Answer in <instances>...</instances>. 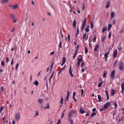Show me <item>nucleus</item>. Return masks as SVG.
I'll list each match as a JSON object with an SVG mask.
<instances>
[{
    "label": "nucleus",
    "instance_id": "6e6d98bb",
    "mask_svg": "<svg viewBox=\"0 0 124 124\" xmlns=\"http://www.w3.org/2000/svg\"><path fill=\"white\" fill-rule=\"evenodd\" d=\"M111 28H112V24H108V28L110 29Z\"/></svg>",
    "mask_w": 124,
    "mask_h": 124
},
{
    "label": "nucleus",
    "instance_id": "6ab92c4d",
    "mask_svg": "<svg viewBox=\"0 0 124 124\" xmlns=\"http://www.w3.org/2000/svg\"><path fill=\"white\" fill-rule=\"evenodd\" d=\"M60 104H61V106H62V105L63 104V98L62 97L61 99Z\"/></svg>",
    "mask_w": 124,
    "mask_h": 124
},
{
    "label": "nucleus",
    "instance_id": "bf43d9fd",
    "mask_svg": "<svg viewBox=\"0 0 124 124\" xmlns=\"http://www.w3.org/2000/svg\"><path fill=\"white\" fill-rule=\"evenodd\" d=\"M14 63V62H13V58H12L11 62V65H13V64Z\"/></svg>",
    "mask_w": 124,
    "mask_h": 124
},
{
    "label": "nucleus",
    "instance_id": "a18cd8bd",
    "mask_svg": "<svg viewBox=\"0 0 124 124\" xmlns=\"http://www.w3.org/2000/svg\"><path fill=\"white\" fill-rule=\"evenodd\" d=\"M85 54H88V48H87V47H85Z\"/></svg>",
    "mask_w": 124,
    "mask_h": 124
},
{
    "label": "nucleus",
    "instance_id": "6e6552de",
    "mask_svg": "<svg viewBox=\"0 0 124 124\" xmlns=\"http://www.w3.org/2000/svg\"><path fill=\"white\" fill-rule=\"evenodd\" d=\"M72 68V67H71V65H70V68H69V74H70L71 77H74V75H73L72 74V71L71 70Z\"/></svg>",
    "mask_w": 124,
    "mask_h": 124
},
{
    "label": "nucleus",
    "instance_id": "cd10ccee",
    "mask_svg": "<svg viewBox=\"0 0 124 124\" xmlns=\"http://www.w3.org/2000/svg\"><path fill=\"white\" fill-rule=\"evenodd\" d=\"M98 99L99 100V102H101V95H100V94L98 95Z\"/></svg>",
    "mask_w": 124,
    "mask_h": 124
},
{
    "label": "nucleus",
    "instance_id": "9d476101",
    "mask_svg": "<svg viewBox=\"0 0 124 124\" xmlns=\"http://www.w3.org/2000/svg\"><path fill=\"white\" fill-rule=\"evenodd\" d=\"M82 36L83 40H88V36H87V33L84 34Z\"/></svg>",
    "mask_w": 124,
    "mask_h": 124
},
{
    "label": "nucleus",
    "instance_id": "58836bf2",
    "mask_svg": "<svg viewBox=\"0 0 124 124\" xmlns=\"http://www.w3.org/2000/svg\"><path fill=\"white\" fill-rule=\"evenodd\" d=\"M18 67H19V63H16V70L17 71L18 69Z\"/></svg>",
    "mask_w": 124,
    "mask_h": 124
},
{
    "label": "nucleus",
    "instance_id": "c85d7f7f",
    "mask_svg": "<svg viewBox=\"0 0 124 124\" xmlns=\"http://www.w3.org/2000/svg\"><path fill=\"white\" fill-rule=\"evenodd\" d=\"M9 0H2L1 2L2 3H7Z\"/></svg>",
    "mask_w": 124,
    "mask_h": 124
},
{
    "label": "nucleus",
    "instance_id": "37998d69",
    "mask_svg": "<svg viewBox=\"0 0 124 124\" xmlns=\"http://www.w3.org/2000/svg\"><path fill=\"white\" fill-rule=\"evenodd\" d=\"M111 35H112V33L111 32H109L108 36V38H111Z\"/></svg>",
    "mask_w": 124,
    "mask_h": 124
},
{
    "label": "nucleus",
    "instance_id": "aec40b11",
    "mask_svg": "<svg viewBox=\"0 0 124 124\" xmlns=\"http://www.w3.org/2000/svg\"><path fill=\"white\" fill-rule=\"evenodd\" d=\"M115 90L114 89L111 90V93H110L111 95L112 96L114 95V94H115Z\"/></svg>",
    "mask_w": 124,
    "mask_h": 124
},
{
    "label": "nucleus",
    "instance_id": "f257e3e1",
    "mask_svg": "<svg viewBox=\"0 0 124 124\" xmlns=\"http://www.w3.org/2000/svg\"><path fill=\"white\" fill-rule=\"evenodd\" d=\"M82 61H83V56L82 55H79L78 58V63L76 64V66L79 67L80 64H81V62H82Z\"/></svg>",
    "mask_w": 124,
    "mask_h": 124
},
{
    "label": "nucleus",
    "instance_id": "c03bdc74",
    "mask_svg": "<svg viewBox=\"0 0 124 124\" xmlns=\"http://www.w3.org/2000/svg\"><path fill=\"white\" fill-rule=\"evenodd\" d=\"M107 75V73H106V72H105L104 74H103V77L104 78H105V77H106V76Z\"/></svg>",
    "mask_w": 124,
    "mask_h": 124
},
{
    "label": "nucleus",
    "instance_id": "338daca9",
    "mask_svg": "<svg viewBox=\"0 0 124 124\" xmlns=\"http://www.w3.org/2000/svg\"><path fill=\"white\" fill-rule=\"evenodd\" d=\"M95 111H96V109L95 108H93V112H95Z\"/></svg>",
    "mask_w": 124,
    "mask_h": 124
},
{
    "label": "nucleus",
    "instance_id": "3c124183",
    "mask_svg": "<svg viewBox=\"0 0 124 124\" xmlns=\"http://www.w3.org/2000/svg\"><path fill=\"white\" fill-rule=\"evenodd\" d=\"M124 29H122L120 30V31H119L120 33H123V32H124Z\"/></svg>",
    "mask_w": 124,
    "mask_h": 124
},
{
    "label": "nucleus",
    "instance_id": "052dcab7",
    "mask_svg": "<svg viewBox=\"0 0 124 124\" xmlns=\"http://www.w3.org/2000/svg\"><path fill=\"white\" fill-rule=\"evenodd\" d=\"M91 28L92 29H93V24L92 23H91Z\"/></svg>",
    "mask_w": 124,
    "mask_h": 124
},
{
    "label": "nucleus",
    "instance_id": "4468645a",
    "mask_svg": "<svg viewBox=\"0 0 124 124\" xmlns=\"http://www.w3.org/2000/svg\"><path fill=\"white\" fill-rule=\"evenodd\" d=\"M98 47H99V45L98 44H96L94 48V52H97V50H98Z\"/></svg>",
    "mask_w": 124,
    "mask_h": 124
},
{
    "label": "nucleus",
    "instance_id": "774afa93",
    "mask_svg": "<svg viewBox=\"0 0 124 124\" xmlns=\"http://www.w3.org/2000/svg\"><path fill=\"white\" fill-rule=\"evenodd\" d=\"M12 124H16V122H15V121L13 120V121H12Z\"/></svg>",
    "mask_w": 124,
    "mask_h": 124
},
{
    "label": "nucleus",
    "instance_id": "20e7f679",
    "mask_svg": "<svg viewBox=\"0 0 124 124\" xmlns=\"http://www.w3.org/2000/svg\"><path fill=\"white\" fill-rule=\"evenodd\" d=\"M119 69H120V70H124V63L123 62L120 63Z\"/></svg>",
    "mask_w": 124,
    "mask_h": 124
},
{
    "label": "nucleus",
    "instance_id": "09e8293b",
    "mask_svg": "<svg viewBox=\"0 0 124 124\" xmlns=\"http://www.w3.org/2000/svg\"><path fill=\"white\" fill-rule=\"evenodd\" d=\"M53 55H55V51H52V52H50V55L53 56Z\"/></svg>",
    "mask_w": 124,
    "mask_h": 124
},
{
    "label": "nucleus",
    "instance_id": "f3484780",
    "mask_svg": "<svg viewBox=\"0 0 124 124\" xmlns=\"http://www.w3.org/2000/svg\"><path fill=\"white\" fill-rule=\"evenodd\" d=\"M107 31V27H105L103 28V29H102V33H103L105 31Z\"/></svg>",
    "mask_w": 124,
    "mask_h": 124
},
{
    "label": "nucleus",
    "instance_id": "72a5a7b5",
    "mask_svg": "<svg viewBox=\"0 0 124 124\" xmlns=\"http://www.w3.org/2000/svg\"><path fill=\"white\" fill-rule=\"evenodd\" d=\"M4 109V107L3 106L0 107V113H2V110Z\"/></svg>",
    "mask_w": 124,
    "mask_h": 124
},
{
    "label": "nucleus",
    "instance_id": "a878e982",
    "mask_svg": "<svg viewBox=\"0 0 124 124\" xmlns=\"http://www.w3.org/2000/svg\"><path fill=\"white\" fill-rule=\"evenodd\" d=\"M113 17H115V12H112L111 13V18H113Z\"/></svg>",
    "mask_w": 124,
    "mask_h": 124
},
{
    "label": "nucleus",
    "instance_id": "ddd939ff",
    "mask_svg": "<svg viewBox=\"0 0 124 124\" xmlns=\"http://www.w3.org/2000/svg\"><path fill=\"white\" fill-rule=\"evenodd\" d=\"M115 77V70H113L111 72L110 74V78H114Z\"/></svg>",
    "mask_w": 124,
    "mask_h": 124
},
{
    "label": "nucleus",
    "instance_id": "603ef678",
    "mask_svg": "<svg viewBox=\"0 0 124 124\" xmlns=\"http://www.w3.org/2000/svg\"><path fill=\"white\" fill-rule=\"evenodd\" d=\"M105 108L104 107V108H100V111L101 112V111H104L105 110Z\"/></svg>",
    "mask_w": 124,
    "mask_h": 124
},
{
    "label": "nucleus",
    "instance_id": "412c9836",
    "mask_svg": "<svg viewBox=\"0 0 124 124\" xmlns=\"http://www.w3.org/2000/svg\"><path fill=\"white\" fill-rule=\"evenodd\" d=\"M79 112L80 114H84V113H85V111H84V109H83L82 108H80Z\"/></svg>",
    "mask_w": 124,
    "mask_h": 124
},
{
    "label": "nucleus",
    "instance_id": "0e129e2a",
    "mask_svg": "<svg viewBox=\"0 0 124 124\" xmlns=\"http://www.w3.org/2000/svg\"><path fill=\"white\" fill-rule=\"evenodd\" d=\"M39 113H38V111H37L36 114H35V116H39Z\"/></svg>",
    "mask_w": 124,
    "mask_h": 124
},
{
    "label": "nucleus",
    "instance_id": "c9c22d12",
    "mask_svg": "<svg viewBox=\"0 0 124 124\" xmlns=\"http://www.w3.org/2000/svg\"><path fill=\"white\" fill-rule=\"evenodd\" d=\"M62 63H63V64H64L65 63V57L62 58Z\"/></svg>",
    "mask_w": 124,
    "mask_h": 124
},
{
    "label": "nucleus",
    "instance_id": "de8ad7c7",
    "mask_svg": "<svg viewBox=\"0 0 124 124\" xmlns=\"http://www.w3.org/2000/svg\"><path fill=\"white\" fill-rule=\"evenodd\" d=\"M101 40L102 42H104V41L105 40V37H102L101 38Z\"/></svg>",
    "mask_w": 124,
    "mask_h": 124
},
{
    "label": "nucleus",
    "instance_id": "bb28decb",
    "mask_svg": "<svg viewBox=\"0 0 124 124\" xmlns=\"http://www.w3.org/2000/svg\"><path fill=\"white\" fill-rule=\"evenodd\" d=\"M105 93H106V95H107V99H109V95L108 94V91L107 90H106L105 91Z\"/></svg>",
    "mask_w": 124,
    "mask_h": 124
},
{
    "label": "nucleus",
    "instance_id": "39448f33",
    "mask_svg": "<svg viewBox=\"0 0 124 124\" xmlns=\"http://www.w3.org/2000/svg\"><path fill=\"white\" fill-rule=\"evenodd\" d=\"M15 120L16 122L20 120V113H16L15 116Z\"/></svg>",
    "mask_w": 124,
    "mask_h": 124
},
{
    "label": "nucleus",
    "instance_id": "49530a36",
    "mask_svg": "<svg viewBox=\"0 0 124 124\" xmlns=\"http://www.w3.org/2000/svg\"><path fill=\"white\" fill-rule=\"evenodd\" d=\"M1 64L2 66H4V65H5V63H4V62H3V61H1Z\"/></svg>",
    "mask_w": 124,
    "mask_h": 124
},
{
    "label": "nucleus",
    "instance_id": "4be33fe9",
    "mask_svg": "<svg viewBox=\"0 0 124 124\" xmlns=\"http://www.w3.org/2000/svg\"><path fill=\"white\" fill-rule=\"evenodd\" d=\"M104 82L103 81H101L98 84V88H100L101 86H102V84H103Z\"/></svg>",
    "mask_w": 124,
    "mask_h": 124
},
{
    "label": "nucleus",
    "instance_id": "f8f14e48",
    "mask_svg": "<svg viewBox=\"0 0 124 124\" xmlns=\"http://www.w3.org/2000/svg\"><path fill=\"white\" fill-rule=\"evenodd\" d=\"M44 102V99H38V103H39V104H42Z\"/></svg>",
    "mask_w": 124,
    "mask_h": 124
},
{
    "label": "nucleus",
    "instance_id": "a211bd4d",
    "mask_svg": "<svg viewBox=\"0 0 124 124\" xmlns=\"http://www.w3.org/2000/svg\"><path fill=\"white\" fill-rule=\"evenodd\" d=\"M73 26L74 28H75V29L76 28V20H75V19H74V20L73 21Z\"/></svg>",
    "mask_w": 124,
    "mask_h": 124
},
{
    "label": "nucleus",
    "instance_id": "79ce46f5",
    "mask_svg": "<svg viewBox=\"0 0 124 124\" xmlns=\"http://www.w3.org/2000/svg\"><path fill=\"white\" fill-rule=\"evenodd\" d=\"M83 66H85V62H82L81 64V67L83 68Z\"/></svg>",
    "mask_w": 124,
    "mask_h": 124
},
{
    "label": "nucleus",
    "instance_id": "f704fd0d",
    "mask_svg": "<svg viewBox=\"0 0 124 124\" xmlns=\"http://www.w3.org/2000/svg\"><path fill=\"white\" fill-rule=\"evenodd\" d=\"M13 23H17V19H16V17H15L12 19Z\"/></svg>",
    "mask_w": 124,
    "mask_h": 124
},
{
    "label": "nucleus",
    "instance_id": "5fc2aeb1",
    "mask_svg": "<svg viewBox=\"0 0 124 124\" xmlns=\"http://www.w3.org/2000/svg\"><path fill=\"white\" fill-rule=\"evenodd\" d=\"M75 95H76V93L75 92H74L73 94V98H74V97H75Z\"/></svg>",
    "mask_w": 124,
    "mask_h": 124
},
{
    "label": "nucleus",
    "instance_id": "4d7b16f0",
    "mask_svg": "<svg viewBox=\"0 0 124 124\" xmlns=\"http://www.w3.org/2000/svg\"><path fill=\"white\" fill-rule=\"evenodd\" d=\"M9 62V58L7 57L6 59V62Z\"/></svg>",
    "mask_w": 124,
    "mask_h": 124
},
{
    "label": "nucleus",
    "instance_id": "dca6fc26",
    "mask_svg": "<svg viewBox=\"0 0 124 124\" xmlns=\"http://www.w3.org/2000/svg\"><path fill=\"white\" fill-rule=\"evenodd\" d=\"M110 1H108L107 2L106 4V8H107V9H108V8L110 7Z\"/></svg>",
    "mask_w": 124,
    "mask_h": 124
},
{
    "label": "nucleus",
    "instance_id": "423d86ee",
    "mask_svg": "<svg viewBox=\"0 0 124 124\" xmlns=\"http://www.w3.org/2000/svg\"><path fill=\"white\" fill-rule=\"evenodd\" d=\"M18 6H19V5L17 3H16L14 5L10 6V7L12 8V9H17L18 8Z\"/></svg>",
    "mask_w": 124,
    "mask_h": 124
},
{
    "label": "nucleus",
    "instance_id": "13d9d810",
    "mask_svg": "<svg viewBox=\"0 0 124 124\" xmlns=\"http://www.w3.org/2000/svg\"><path fill=\"white\" fill-rule=\"evenodd\" d=\"M83 93H84V90L81 89V96H83Z\"/></svg>",
    "mask_w": 124,
    "mask_h": 124
},
{
    "label": "nucleus",
    "instance_id": "473e14b6",
    "mask_svg": "<svg viewBox=\"0 0 124 124\" xmlns=\"http://www.w3.org/2000/svg\"><path fill=\"white\" fill-rule=\"evenodd\" d=\"M47 106L44 108V109H50V107L49 106V103L46 104Z\"/></svg>",
    "mask_w": 124,
    "mask_h": 124
},
{
    "label": "nucleus",
    "instance_id": "2eb2a0df",
    "mask_svg": "<svg viewBox=\"0 0 124 124\" xmlns=\"http://www.w3.org/2000/svg\"><path fill=\"white\" fill-rule=\"evenodd\" d=\"M121 89H122V93H124V82H123L121 84Z\"/></svg>",
    "mask_w": 124,
    "mask_h": 124
},
{
    "label": "nucleus",
    "instance_id": "0eeeda50",
    "mask_svg": "<svg viewBox=\"0 0 124 124\" xmlns=\"http://www.w3.org/2000/svg\"><path fill=\"white\" fill-rule=\"evenodd\" d=\"M117 55H118V49H116L113 53V57L114 59L117 57Z\"/></svg>",
    "mask_w": 124,
    "mask_h": 124
},
{
    "label": "nucleus",
    "instance_id": "5701e85b",
    "mask_svg": "<svg viewBox=\"0 0 124 124\" xmlns=\"http://www.w3.org/2000/svg\"><path fill=\"white\" fill-rule=\"evenodd\" d=\"M117 49L121 51L122 50V46H121V44H119L117 46Z\"/></svg>",
    "mask_w": 124,
    "mask_h": 124
},
{
    "label": "nucleus",
    "instance_id": "7c9ffc66",
    "mask_svg": "<svg viewBox=\"0 0 124 124\" xmlns=\"http://www.w3.org/2000/svg\"><path fill=\"white\" fill-rule=\"evenodd\" d=\"M86 23H87V19H85L82 22V26H86Z\"/></svg>",
    "mask_w": 124,
    "mask_h": 124
},
{
    "label": "nucleus",
    "instance_id": "b1692460",
    "mask_svg": "<svg viewBox=\"0 0 124 124\" xmlns=\"http://www.w3.org/2000/svg\"><path fill=\"white\" fill-rule=\"evenodd\" d=\"M89 28H90V26H88L87 28L85 29V31L86 32H89V31H90V29H89Z\"/></svg>",
    "mask_w": 124,
    "mask_h": 124
},
{
    "label": "nucleus",
    "instance_id": "a19ab883",
    "mask_svg": "<svg viewBox=\"0 0 124 124\" xmlns=\"http://www.w3.org/2000/svg\"><path fill=\"white\" fill-rule=\"evenodd\" d=\"M54 66V62H53L51 64V65H50V70H52V68H53V67Z\"/></svg>",
    "mask_w": 124,
    "mask_h": 124
},
{
    "label": "nucleus",
    "instance_id": "69168bd1",
    "mask_svg": "<svg viewBox=\"0 0 124 124\" xmlns=\"http://www.w3.org/2000/svg\"><path fill=\"white\" fill-rule=\"evenodd\" d=\"M82 72H85V68H82L81 70Z\"/></svg>",
    "mask_w": 124,
    "mask_h": 124
},
{
    "label": "nucleus",
    "instance_id": "f03ea898",
    "mask_svg": "<svg viewBox=\"0 0 124 124\" xmlns=\"http://www.w3.org/2000/svg\"><path fill=\"white\" fill-rule=\"evenodd\" d=\"M110 105H111V102H108L104 106V108H105V109H108Z\"/></svg>",
    "mask_w": 124,
    "mask_h": 124
},
{
    "label": "nucleus",
    "instance_id": "9b49d317",
    "mask_svg": "<svg viewBox=\"0 0 124 124\" xmlns=\"http://www.w3.org/2000/svg\"><path fill=\"white\" fill-rule=\"evenodd\" d=\"M69 95H70V93L69 91L67 93V96L65 99L66 101H68V100L69 99Z\"/></svg>",
    "mask_w": 124,
    "mask_h": 124
},
{
    "label": "nucleus",
    "instance_id": "7ed1b4c3",
    "mask_svg": "<svg viewBox=\"0 0 124 124\" xmlns=\"http://www.w3.org/2000/svg\"><path fill=\"white\" fill-rule=\"evenodd\" d=\"M75 113H76V110H71L69 113V117H72V116H73Z\"/></svg>",
    "mask_w": 124,
    "mask_h": 124
},
{
    "label": "nucleus",
    "instance_id": "1a4fd4ad",
    "mask_svg": "<svg viewBox=\"0 0 124 124\" xmlns=\"http://www.w3.org/2000/svg\"><path fill=\"white\" fill-rule=\"evenodd\" d=\"M109 54H110V50H108V51L105 54L104 56H105V61L107 60V59L108 58V55Z\"/></svg>",
    "mask_w": 124,
    "mask_h": 124
},
{
    "label": "nucleus",
    "instance_id": "2f4dec72",
    "mask_svg": "<svg viewBox=\"0 0 124 124\" xmlns=\"http://www.w3.org/2000/svg\"><path fill=\"white\" fill-rule=\"evenodd\" d=\"M33 84H34V85H35V86H38L39 82H38V81L36 80L34 81Z\"/></svg>",
    "mask_w": 124,
    "mask_h": 124
},
{
    "label": "nucleus",
    "instance_id": "e433bc0d",
    "mask_svg": "<svg viewBox=\"0 0 124 124\" xmlns=\"http://www.w3.org/2000/svg\"><path fill=\"white\" fill-rule=\"evenodd\" d=\"M10 16L12 19H14V18H15V15H14L13 14H11Z\"/></svg>",
    "mask_w": 124,
    "mask_h": 124
},
{
    "label": "nucleus",
    "instance_id": "4c0bfd02",
    "mask_svg": "<svg viewBox=\"0 0 124 124\" xmlns=\"http://www.w3.org/2000/svg\"><path fill=\"white\" fill-rule=\"evenodd\" d=\"M96 115V113L95 112H93L92 114H91V117H94V116H95Z\"/></svg>",
    "mask_w": 124,
    "mask_h": 124
},
{
    "label": "nucleus",
    "instance_id": "864d4df0",
    "mask_svg": "<svg viewBox=\"0 0 124 124\" xmlns=\"http://www.w3.org/2000/svg\"><path fill=\"white\" fill-rule=\"evenodd\" d=\"M96 41V36H95L93 39V42L94 43Z\"/></svg>",
    "mask_w": 124,
    "mask_h": 124
},
{
    "label": "nucleus",
    "instance_id": "ea45409f",
    "mask_svg": "<svg viewBox=\"0 0 124 124\" xmlns=\"http://www.w3.org/2000/svg\"><path fill=\"white\" fill-rule=\"evenodd\" d=\"M117 63H118V61H115L113 63V66H116V65H117Z\"/></svg>",
    "mask_w": 124,
    "mask_h": 124
},
{
    "label": "nucleus",
    "instance_id": "8fccbe9b",
    "mask_svg": "<svg viewBox=\"0 0 124 124\" xmlns=\"http://www.w3.org/2000/svg\"><path fill=\"white\" fill-rule=\"evenodd\" d=\"M68 40L70 41V35H69V33L68 34Z\"/></svg>",
    "mask_w": 124,
    "mask_h": 124
},
{
    "label": "nucleus",
    "instance_id": "393cba45",
    "mask_svg": "<svg viewBox=\"0 0 124 124\" xmlns=\"http://www.w3.org/2000/svg\"><path fill=\"white\" fill-rule=\"evenodd\" d=\"M58 47L59 48V49H61V48H62V41H60V43L58 45Z\"/></svg>",
    "mask_w": 124,
    "mask_h": 124
},
{
    "label": "nucleus",
    "instance_id": "c756f323",
    "mask_svg": "<svg viewBox=\"0 0 124 124\" xmlns=\"http://www.w3.org/2000/svg\"><path fill=\"white\" fill-rule=\"evenodd\" d=\"M113 105H114V106H115V107L114 108V109H117V108L118 107V105L117 104V103L116 102H114L113 103Z\"/></svg>",
    "mask_w": 124,
    "mask_h": 124
},
{
    "label": "nucleus",
    "instance_id": "e2e57ef3",
    "mask_svg": "<svg viewBox=\"0 0 124 124\" xmlns=\"http://www.w3.org/2000/svg\"><path fill=\"white\" fill-rule=\"evenodd\" d=\"M86 117H88V116H90V113L89 112H87L86 114Z\"/></svg>",
    "mask_w": 124,
    "mask_h": 124
},
{
    "label": "nucleus",
    "instance_id": "680f3d73",
    "mask_svg": "<svg viewBox=\"0 0 124 124\" xmlns=\"http://www.w3.org/2000/svg\"><path fill=\"white\" fill-rule=\"evenodd\" d=\"M76 55H77V54H75L74 55V56H73V60H74V59H75V58L76 57Z\"/></svg>",
    "mask_w": 124,
    "mask_h": 124
}]
</instances>
